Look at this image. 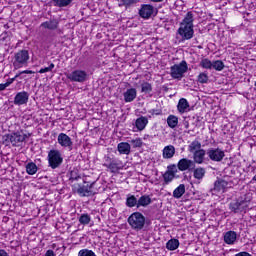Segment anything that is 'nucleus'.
<instances>
[{
  "label": "nucleus",
  "mask_w": 256,
  "mask_h": 256,
  "mask_svg": "<svg viewBox=\"0 0 256 256\" xmlns=\"http://www.w3.org/2000/svg\"><path fill=\"white\" fill-rule=\"evenodd\" d=\"M149 123V119L145 116H141L136 119L135 121V127L137 128L138 131H143Z\"/></svg>",
  "instance_id": "5701e85b"
},
{
  "label": "nucleus",
  "mask_w": 256,
  "mask_h": 256,
  "mask_svg": "<svg viewBox=\"0 0 256 256\" xmlns=\"http://www.w3.org/2000/svg\"><path fill=\"white\" fill-rule=\"evenodd\" d=\"M45 256H55V252H53V250H48Z\"/></svg>",
  "instance_id": "09e8293b"
},
{
  "label": "nucleus",
  "mask_w": 256,
  "mask_h": 256,
  "mask_svg": "<svg viewBox=\"0 0 256 256\" xmlns=\"http://www.w3.org/2000/svg\"><path fill=\"white\" fill-rule=\"evenodd\" d=\"M152 3H163V0H150Z\"/></svg>",
  "instance_id": "8fccbe9b"
},
{
  "label": "nucleus",
  "mask_w": 256,
  "mask_h": 256,
  "mask_svg": "<svg viewBox=\"0 0 256 256\" xmlns=\"http://www.w3.org/2000/svg\"><path fill=\"white\" fill-rule=\"evenodd\" d=\"M205 149L198 150L193 153V161L194 164L197 163L198 165L203 164V161H205V155H206Z\"/></svg>",
  "instance_id": "aec40b11"
},
{
  "label": "nucleus",
  "mask_w": 256,
  "mask_h": 256,
  "mask_svg": "<svg viewBox=\"0 0 256 256\" xmlns=\"http://www.w3.org/2000/svg\"><path fill=\"white\" fill-rule=\"evenodd\" d=\"M235 241H237V232L230 230L224 234L226 245H235Z\"/></svg>",
  "instance_id": "6ab92c4d"
},
{
  "label": "nucleus",
  "mask_w": 256,
  "mask_h": 256,
  "mask_svg": "<svg viewBox=\"0 0 256 256\" xmlns=\"http://www.w3.org/2000/svg\"><path fill=\"white\" fill-rule=\"evenodd\" d=\"M139 3V0H120L118 7H125L126 9H131Z\"/></svg>",
  "instance_id": "cd10ccee"
},
{
  "label": "nucleus",
  "mask_w": 256,
  "mask_h": 256,
  "mask_svg": "<svg viewBox=\"0 0 256 256\" xmlns=\"http://www.w3.org/2000/svg\"><path fill=\"white\" fill-rule=\"evenodd\" d=\"M38 168H37V164L33 163V162H29L26 165V173H28V175H35V173H37Z\"/></svg>",
  "instance_id": "f704fd0d"
},
{
  "label": "nucleus",
  "mask_w": 256,
  "mask_h": 256,
  "mask_svg": "<svg viewBox=\"0 0 256 256\" xmlns=\"http://www.w3.org/2000/svg\"><path fill=\"white\" fill-rule=\"evenodd\" d=\"M212 69H215V71H223V69H225V63L221 60L213 61Z\"/></svg>",
  "instance_id": "e433bc0d"
},
{
  "label": "nucleus",
  "mask_w": 256,
  "mask_h": 256,
  "mask_svg": "<svg viewBox=\"0 0 256 256\" xmlns=\"http://www.w3.org/2000/svg\"><path fill=\"white\" fill-rule=\"evenodd\" d=\"M29 103V94L26 91L18 92L14 98V105H27Z\"/></svg>",
  "instance_id": "2eb2a0df"
},
{
  "label": "nucleus",
  "mask_w": 256,
  "mask_h": 256,
  "mask_svg": "<svg viewBox=\"0 0 256 256\" xmlns=\"http://www.w3.org/2000/svg\"><path fill=\"white\" fill-rule=\"evenodd\" d=\"M78 256H97L95 252L89 249H82L78 252Z\"/></svg>",
  "instance_id": "37998d69"
},
{
  "label": "nucleus",
  "mask_w": 256,
  "mask_h": 256,
  "mask_svg": "<svg viewBox=\"0 0 256 256\" xmlns=\"http://www.w3.org/2000/svg\"><path fill=\"white\" fill-rule=\"evenodd\" d=\"M177 109L179 113H187L189 109V102L185 98H181L178 102Z\"/></svg>",
  "instance_id": "a878e982"
},
{
  "label": "nucleus",
  "mask_w": 256,
  "mask_h": 256,
  "mask_svg": "<svg viewBox=\"0 0 256 256\" xmlns=\"http://www.w3.org/2000/svg\"><path fill=\"white\" fill-rule=\"evenodd\" d=\"M79 223L81 225H89L91 223V216L89 214H82L79 217Z\"/></svg>",
  "instance_id": "58836bf2"
},
{
  "label": "nucleus",
  "mask_w": 256,
  "mask_h": 256,
  "mask_svg": "<svg viewBox=\"0 0 256 256\" xmlns=\"http://www.w3.org/2000/svg\"><path fill=\"white\" fill-rule=\"evenodd\" d=\"M199 66L202 67V69H213V62H211L209 58H204L200 61Z\"/></svg>",
  "instance_id": "c9c22d12"
},
{
  "label": "nucleus",
  "mask_w": 256,
  "mask_h": 256,
  "mask_svg": "<svg viewBox=\"0 0 256 256\" xmlns=\"http://www.w3.org/2000/svg\"><path fill=\"white\" fill-rule=\"evenodd\" d=\"M79 179H81V176H79L76 170H72L70 172L69 181L73 183V181H79Z\"/></svg>",
  "instance_id": "79ce46f5"
},
{
  "label": "nucleus",
  "mask_w": 256,
  "mask_h": 256,
  "mask_svg": "<svg viewBox=\"0 0 256 256\" xmlns=\"http://www.w3.org/2000/svg\"><path fill=\"white\" fill-rule=\"evenodd\" d=\"M206 155H208L210 161H214L215 163H221L225 159V151L220 148H209L206 151Z\"/></svg>",
  "instance_id": "9d476101"
},
{
  "label": "nucleus",
  "mask_w": 256,
  "mask_h": 256,
  "mask_svg": "<svg viewBox=\"0 0 256 256\" xmlns=\"http://www.w3.org/2000/svg\"><path fill=\"white\" fill-rule=\"evenodd\" d=\"M123 97L125 103H132V101H135V99H137V89H127L126 92H124Z\"/></svg>",
  "instance_id": "a211bd4d"
},
{
  "label": "nucleus",
  "mask_w": 256,
  "mask_h": 256,
  "mask_svg": "<svg viewBox=\"0 0 256 256\" xmlns=\"http://www.w3.org/2000/svg\"><path fill=\"white\" fill-rule=\"evenodd\" d=\"M229 186V182L225 180H218L214 183V191L223 192Z\"/></svg>",
  "instance_id": "393cba45"
},
{
  "label": "nucleus",
  "mask_w": 256,
  "mask_h": 256,
  "mask_svg": "<svg viewBox=\"0 0 256 256\" xmlns=\"http://www.w3.org/2000/svg\"><path fill=\"white\" fill-rule=\"evenodd\" d=\"M167 125L170 129H175L179 125V118L175 115H169L167 118Z\"/></svg>",
  "instance_id": "2f4dec72"
},
{
  "label": "nucleus",
  "mask_w": 256,
  "mask_h": 256,
  "mask_svg": "<svg viewBox=\"0 0 256 256\" xmlns=\"http://www.w3.org/2000/svg\"><path fill=\"white\" fill-rule=\"evenodd\" d=\"M151 203H152V200L149 195H142L138 199V209L139 207H148V205H151Z\"/></svg>",
  "instance_id": "bb28decb"
},
{
  "label": "nucleus",
  "mask_w": 256,
  "mask_h": 256,
  "mask_svg": "<svg viewBox=\"0 0 256 256\" xmlns=\"http://www.w3.org/2000/svg\"><path fill=\"white\" fill-rule=\"evenodd\" d=\"M53 69H55V64L50 63L49 67H45L39 70V73L43 74V73H49L51 71H53Z\"/></svg>",
  "instance_id": "a18cd8bd"
},
{
  "label": "nucleus",
  "mask_w": 256,
  "mask_h": 256,
  "mask_svg": "<svg viewBox=\"0 0 256 256\" xmlns=\"http://www.w3.org/2000/svg\"><path fill=\"white\" fill-rule=\"evenodd\" d=\"M153 13H155V7L149 4H143L139 10V15L142 19H149Z\"/></svg>",
  "instance_id": "4468645a"
},
{
  "label": "nucleus",
  "mask_w": 256,
  "mask_h": 256,
  "mask_svg": "<svg viewBox=\"0 0 256 256\" xmlns=\"http://www.w3.org/2000/svg\"><path fill=\"white\" fill-rule=\"evenodd\" d=\"M32 70H24L22 72H20L19 74H17L14 78H12L10 81H7L4 84H0V91H5V89H7V87H9V85H11V83H13V81H15V79H17V77H20V79H25V76L23 75H33Z\"/></svg>",
  "instance_id": "dca6fc26"
},
{
  "label": "nucleus",
  "mask_w": 256,
  "mask_h": 256,
  "mask_svg": "<svg viewBox=\"0 0 256 256\" xmlns=\"http://www.w3.org/2000/svg\"><path fill=\"white\" fill-rule=\"evenodd\" d=\"M166 249H168V251H175L176 249H179V240L178 239H170L166 243Z\"/></svg>",
  "instance_id": "72a5a7b5"
},
{
  "label": "nucleus",
  "mask_w": 256,
  "mask_h": 256,
  "mask_svg": "<svg viewBox=\"0 0 256 256\" xmlns=\"http://www.w3.org/2000/svg\"><path fill=\"white\" fill-rule=\"evenodd\" d=\"M201 142L199 140H194L188 146V151L190 153H195L196 151H201Z\"/></svg>",
  "instance_id": "473e14b6"
},
{
  "label": "nucleus",
  "mask_w": 256,
  "mask_h": 256,
  "mask_svg": "<svg viewBox=\"0 0 256 256\" xmlns=\"http://www.w3.org/2000/svg\"><path fill=\"white\" fill-rule=\"evenodd\" d=\"M117 149L120 155H129L131 153V144L127 142H120Z\"/></svg>",
  "instance_id": "b1692460"
},
{
  "label": "nucleus",
  "mask_w": 256,
  "mask_h": 256,
  "mask_svg": "<svg viewBox=\"0 0 256 256\" xmlns=\"http://www.w3.org/2000/svg\"><path fill=\"white\" fill-rule=\"evenodd\" d=\"M130 143L134 148L143 147V140L141 138L132 139L130 140Z\"/></svg>",
  "instance_id": "c03bdc74"
},
{
  "label": "nucleus",
  "mask_w": 256,
  "mask_h": 256,
  "mask_svg": "<svg viewBox=\"0 0 256 256\" xmlns=\"http://www.w3.org/2000/svg\"><path fill=\"white\" fill-rule=\"evenodd\" d=\"M189 66L187 65V61L183 60L179 64H174L170 67V75L172 79H183V75L187 73Z\"/></svg>",
  "instance_id": "20e7f679"
},
{
  "label": "nucleus",
  "mask_w": 256,
  "mask_h": 256,
  "mask_svg": "<svg viewBox=\"0 0 256 256\" xmlns=\"http://www.w3.org/2000/svg\"><path fill=\"white\" fill-rule=\"evenodd\" d=\"M10 143H12L13 147H19L25 139H27V135L23 134V132H15L9 136Z\"/></svg>",
  "instance_id": "ddd939ff"
},
{
  "label": "nucleus",
  "mask_w": 256,
  "mask_h": 256,
  "mask_svg": "<svg viewBox=\"0 0 256 256\" xmlns=\"http://www.w3.org/2000/svg\"><path fill=\"white\" fill-rule=\"evenodd\" d=\"M104 161L103 167L109 169L111 173H117V171H121V169H123V162L120 160L105 156Z\"/></svg>",
  "instance_id": "6e6552de"
},
{
  "label": "nucleus",
  "mask_w": 256,
  "mask_h": 256,
  "mask_svg": "<svg viewBox=\"0 0 256 256\" xmlns=\"http://www.w3.org/2000/svg\"><path fill=\"white\" fill-rule=\"evenodd\" d=\"M249 203H251V196L247 194L238 198L237 201L231 202L229 208L233 213H243V211H247Z\"/></svg>",
  "instance_id": "f03ea898"
},
{
  "label": "nucleus",
  "mask_w": 256,
  "mask_h": 256,
  "mask_svg": "<svg viewBox=\"0 0 256 256\" xmlns=\"http://www.w3.org/2000/svg\"><path fill=\"white\" fill-rule=\"evenodd\" d=\"M128 224L134 231H141L145 227V216L141 212H134L128 217Z\"/></svg>",
  "instance_id": "7ed1b4c3"
},
{
  "label": "nucleus",
  "mask_w": 256,
  "mask_h": 256,
  "mask_svg": "<svg viewBox=\"0 0 256 256\" xmlns=\"http://www.w3.org/2000/svg\"><path fill=\"white\" fill-rule=\"evenodd\" d=\"M185 195V184H180L174 191V199H181Z\"/></svg>",
  "instance_id": "c85d7f7f"
},
{
  "label": "nucleus",
  "mask_w": 256,
  "mask_h": 256,
  "mask_svg": "<svg viewBox=\"0 0 256 256\" xmlns=\"http://www.w3.org/2000/svg\"><path fill=\"white\" fill-rule=\"evenodd\" d=\"M209 82V75L206 72H201L198 75V83L205 84Z\"/></svg>",
  "instance_id": "a19ab883"
},
{
  "label": "nucleus",
  "mask_w": 256,
  "mask_h": 256,
  "mask_svg": "<svg viewBox=\"0 0 256 256\" xmlns=\"http://www.w3.org/2000/svg\"><path fill=\"white\" fill-rule=\"evenodd\" d=\"M0 256H9V253L3 249H0Z\"/></svg>",
  "instance_id": "de8ad7c7"
},
{
  "label": "nucleus",
  "mask_w": 256,
  "mask_h": 256,
  "mask_svg": "<svg viewBox=\"0 0 256 256\" xmlns=\"http://www.w3.org/2000/svg\"><path fill=\"white\" fill-rule=\"evenodd\" d=\"M48 163L51 169H57L63 163V156L59 150H50L48 153Z\"/></svg>",
  "instance_id": "0eeeda50"
},
{
  "label": "nucleus",
  "mask_w": 256,
  "mask_h": 256,
  "mask_svg": "<svg viewBox=\"0 0 256 256\" xmlns=\"http://www.w3.org/2000/svg\"><path fill=\"white\" fill-rule=\"evenodd\" d=\"M175 175H177V166L175 164L168 166L167 171L163 174V185H169L175 179Z\"/></svg>",
  "instance_id": "9b49d317"
},
{
  "label": "nucleus",
  "mask_w": 256,
  "mask_h": 256,
  "mask_svg": "<svg viewBox=\"0 0 256 256\" xmlns=\"http://www.w3.org/2000/svg\"><path fill=\"white\" fill-rule=\"evenodd\" d=\"M93 187H95V182H92L90 185L88 184L86 186L81 184H74L72 185V190L80 197H91V195H95Z\"/></svg>",
  "instance_id": "39448f33"
},
{
  "label": "nucleus",
  "mask_w": 256,
  "mask_h": 256,
  "mask_svg": "<svg viewBox=\"0 0 256 256\" xmlns=\"http://www.w3.org/2000/svg\"><path fill=\"white\" fill-rule=\"evenodd\" d=\"M193 12H188L182 22L180 23V27L177 30L178 35L182 37L183 41H189L193 39V35H195V30L193 29Z\"/></svg>",
  "instance_id": "f257e3e1"
},
{
  "label": "nucleus",
  "mask_w": 256,
  "mask_h": 256,
  "mask_svg": "<svg viewBox=\"0 0 256 256\" xmlns=\"http://www.w3.org/2000/svg\"><path fill=\"white\" fill-rule=\"evenodd\" d=\"M252 181H256V174L253 176Z\"/></svg>",
  "instance_id": "3c124183"
},
{
  "label": "nucleus",
  "mask_w": 256,
  "mask_h": 256,
  "mask_svg": "<svg viewBox=\"0 0 256 256\" xmlns=\"http://www.w3.org/2000/svg\"><path fill=\"white\" fill-rule=\"evenodd\" d=\"M153 91V86L149 82L141 83V93H151Z\"/></svg>",
  "instance_id": "4c0bfd02"
},
{
  "label": "nucleus",
  "mask_w": 256,
  "mask_h": 256,
  "mask_svg": "<svg viewBox=\"0 0 256 256\" xmlns=\"http://www.w3.org/2000/svg\"><path fill=\"white\" fill-rule=\"evenodd\" d=\"M67 79L73 81L74 83H85L87 81V72L84 70H74L66 75Z\"/></svg>",
  "instance_id": "1a4fd4ad"
},
{
  "label": "nucleus",
  "mask_w": 256,
  "mask_h": 256,
  "mask_svg": "<svg viewBox=\"0 0 256 256\" xmlns=\"http://www.w3.org/2000/svg\"><path fill=\"white\" fill-rule=\"evenodd\" d=\"M126 207H137L138 208V200L135 195L128 194L126 198Z\"/></svg>",
  "instance_id": "c756f323"
},
{
  "label": "nucleus",
  "mask_w": 256,
  "mask_h": 256,
  "mask_svg": "<svg viewBox=\"0 0 256 256\" xmlns=\"http://www.w3.org/2000/svg\"><path fill=\"white\" fill-rule=\"evenodd\" d=\"M29 61V51L20 50L14 55L13 67L14 69H21L23 65H27Z\"/></svg>",
  "instance_id": "423d86ee"
},
{
  "label": "nucleus",
  "mask_w": 256,
  "mask_h": 256,
  "mask_svg": "<svg viewBox=\"0 0 256 256\" xmlns=\"http://www.w3.org/2000/svg\"><path fill=\"white\" fill-rule=\"evenodd\" d=\"M205 173H207V170H205V168L198 167V168L194 169L193 177H194V179H198V181H201V179H203V177H205Z\"/></svg>",
  "instance_id": "7c9ffc66"
},
{
  "label": "nucleus",
  "mask_w": 256,
  "mask_h": 256,
  "mask_svg": "<svg viewBox=\"0 0 256 256\" xmlns=\"http://www.w3.org/2000/svg\"><path fill=\"white\" fill-rule=\"evenodd\" d=\"M41 27L44 29H49L50 31H55V29H59V20L52 19L41 24Z\"/></svg>",
  "instance_id": "4be33fe9"
},
{
  "label": "nucleus",
  "mask_w": 256,
  "mask_h": 256,
  "mask_svg": "<svg viewBox=\"0 0 256 256\" xmlns=\"http://www.w3.org/2000/svg\"><path fill=\"white\" fill-rule=\"evenodd\" d=\"M174 156H175V146L173 145L165 146L162 151L163 159H173Z\"/></svg>",
  "instance_id": "412c9836"
},
{
  "label": "nucleus",
  "mask_w": 256,
  "mask_h": 256,
  "mask_svg": "<svg viewBox=\"0 0 256 256\" xmlns=\"http://www.w3.org/2000/svg\"><path fill=\"white\" fill-rule=\"evenodd\" d=\"M235 256H252V255L249 254L248 252H240V253H237Z\"/></svg>",
  "instance_id": "49530a36"
},
{
  "label": "nucleus",
  "mask_w": 256,
  "mask_h": 256,
  "mask_svg": "<svg viewBox=\"0 0 256 256\" xmlns=\"http://www.w3.org/2000/svg\"><path fill=\"white\" fill-rule=\"evenodd\" d=\"M177 168L179 171H191V169H195V162L188 158H182L178 161Z\"/></svg>",
  "instance_id": "f8f14e48"
},
{
  "label": "nucleus",
  "mask_w": 256,
  "mask_h": 256,
  "mask_svg": "<svg viewBox=\"0 0 256 256\" xmlns=\"http://www.w3.org/2000/svg\"><path fill=\"white\" fill-rule=\"evenodd\" d=\"M58 143L61 145V147L71 149L73 147V141L71 140V137H69L65 133H60L58 135Z\"/></svg>",
  "instance_id": "f3484780"
},
{
  "label": "nucleus",
  "mask_w": 256,
  "mask_h": 256,
  "mask_svg": "<svg viewBox=\"0 0 256 256\" xmlns=\"http://www.w3.org/2000/svg\"><path fill=\"white\" fill-rule=\"evenodd\" d=\"M56 7H67L73 3V0H53Z\"/></svg>",
  "instance_id": "ea45409f"
}]
</instances>
